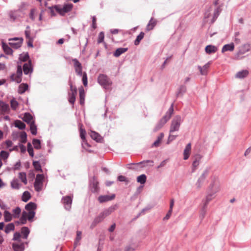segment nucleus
I'll use <instances>...</instances> for the list:
<instances>
[{
	"mask_svg": "<svg viewBox=\"0 0 251 251\" xmlns=\"http://www.w3.org/2000/svg\"><path fill=\"white\" fill-rule=\"evenodd\" d=\"M118 179L120 181H126L128 182V181L127 180V178L124 176H119L118 177Z\"/></svg>",
	"mask_w": 251,
	"mask_h": 251,
	"instance_id": "obj_60",
	"label": "nucleus"
},
{
	"mask_svg": "<svg viewBox=\"0 0 251 251\" xmlns=\"http://www.w3.org/2000/svg\"><path fill=\"white\" fill-rule=\"evenodd\" d=\"M25 35L26 37V38L27 39H32L30 36L31 31L30 30V27L29 26H27L26 28V30H25Z\"/></svg>",
	"mask_w": 251,
	"mask_h": 251,
	"instance_id": "obj_50",
	"label": "nucleus"
},
{
	"mask_svg": "<svg viewBox=\"0 0 251 251\" xmlns=\"http://www.w3.org/2000/svg\"><path fill=\"white\" fill-rule=\"evenodd\" d=\"M156 20L153 18H151L146 26V31H149L153 29L155 26L156 25Z\"/></svg>",
	"mask_w": 251,
	"mask_h": 251,
	"instance_id": "obj_18",
	"label": "nucleus"
},
{
	"mask_svg": "<svg viewBox=\"0 0 251 251\" xmlns=\"http://www.w3.org/2000/svg\"><path fill=\"white\" fill-rule=\"evenodd\" d=\"M98 81L99 83L104 88H108L111 84V81L107 76L103 74L99 75Z\"/></svg>",
	"mask_w": 251,
	"mask_h": 251,
	"instance_id": "obj_7",
	"label": "nucleus"
},
{
	"mask_svg": "<svg viewBox=\"0 0 251 251\" xmlns=\"http://www.w3.org/2000/svg\"><path fill=\"white\" fill-rule=\"evenodd\" d=\"M70 90L68 92V100L72 105H74L75 101V97L77 94V89L74 86L72 82H70Z\"/></svg>",
	"mask_w": 251,
	"mask_h": 251,
	"instance_id": "obj_5",
	"label": "nucleus"
},
{
	"mask_svg": "<svg viewBox=\"0 0 251 251\" xmlns=\"http://www.w3.org/2000/svg\"><path fill=\"white\" fill-rule=\"evenodd\" d=\"M147 180V177L145 175H141L138 176L137 178V181L138 182L141 183V184H144Z\"/></svg>",
	"mask_w": 251,
	"mask_h": 251,
	"instance_id": "obj_37",
	"label": "nucleus"
},
{
	"mask_svg": "<svg viewBox=\"0 0 251 251\" xmlns=\"http://www.w3.org/2000/svg\"><path fill=\"white\" fill-rule=\"evenodd\" d=\"M19 178L21 180L25 185L27 184V181L26 179V175L25 173L21 172L19 174Z\"/></svg>",
	"mask_w": 251,
	"mask_h": 251,
	"instance_id": "obj_36",
	"label": "nucleus"
},
{
	"mask_svg": "<svg viewBox=\"0 0 251 251\" xmlns=\"http://www.w3.org/2000/svg\"><path fill=\"white\" fill-rule=\"evenodd\" d=\"M79 90V102L81 105H83L85 103V93L84 90L82 86L78 88Z\"/></svg>",
	"mask_w": 251,
	"mask_h": 251,
	"instance_id": "obj_17",
	"label": "nucleus"
},
{
	"mask_svg": "<svg viewBox=\"0 0 251 251\" xmlns=\"http://www.w3.org/2000/svg\"><path fill=\"white\" fill-rule=\"evenodd\" d=\"M145 34L144 32H141L139 35L137 36L136 40L134 41V44L135 45H138L140 41L143 39Z\"/></svg>",
	"mask_w": 251,
	"mask_h": 251,
	"instance_id": "obj_40",
	"label": "nucleus"
},
{
	"mask_svg": "<svg viewBox=\"0 0 251 251\" xmlns=\"http://www.w3.org/2000/svg\"><path fill=\"white\" fill-rule=\"evenodd\" d=\"M22 69L21 66H18L17 71L16 74H13L11 75V79L13 81H16L17 83H20L22 81Z\"/></svg>",
	"mask_w": 251,
	"mask_h": 251,
	"instance_id": "obj_12",
	"label": "nucleus"
},
{
	"mask_svg": "<svg viewBox=\"0 0 251 251\" xmlns=\"http://www.w3.org/2000/svg\"><path fill=\"white\" fill-rule=\"evenodd\" d=\"M72 61L73 63L74 67L76 74L81 76L82 75V66L80 62L76 58L73 59Z\"/></svg>",
	"mask_w": 251,
	"mask_h": 251,
	"instance_id": "obj_13",
	"label": "nucleus"
},
{
	"mask_svg": "<svg viewBox=\"0 0 251 251\" xmlns=\"http://www.w3.org/2000/svg\"><path fill=\"white\" fill-rule=\"evenodd\" d=\"M92 27L93 28L95 29L97 27L96 25V18L95 16H93L92 17Z\"/></svg>",
	"mask_w": 251,
	"mask_h": 251,
	"instance_id": "obj_62",
	"label": "nucleus"
},
{
	"mask_svg": "<svg viewBox=\"0 0 251 251\" xmlns=\"http://www.w3.org/2000/svg\"><path fill=\"white\" fill-rule=\"evenodd\" d=\"M23 71L25 74L27 75L31 73L32 71L31 61H29L28 63H25L23 66Z\"/></svg>",
	"mask_w": 251,
	"mask_h": 251,
	"instance_id": "obj_19",
	"label": "nucleus"
},
{
	"mask_svg": "<svg viewBox=\"0 0 251 251\" xmlns=\"http://www.w3.org/2000/svg\"><path fill=\"white\" fill-rule=\"evenodd\" d=\"M63 11L65 12V14L71 11L73 8L72 4H65L63 6Z\"/></svg>",
	"mask_w": 251,
	"mask_h": 251,
	"instance_id": "obj_47",
	"label": "nucleus"
},
{
	"mask_svg": "<svg viewBox=\"0 0 251 251\" xmlns=\"http://www.w3.org/2000/svg\"><path fill=\"white\" fill-rule=\"evenodd\" d=\"M9 41L10 46L15 49H17L21 47L23 39L22 38H14L9 39Z\"/></svg>",
	"mask_w": 251,
	"mask_h": 251,
	"instance_id": "obj_11",
	"label": "nucleus"
},
{
	"mask_svg": "<svg viewBox=\"0 0 251 251\" xmlns=\"http://www.w3.org/2000/svg\"><path fill=\"white\" fill-rule=\"evenodd\" d=\"M19 147L20 148V150H21V152L25 153V152L26 148H25V146H24L22 144H20L19 145Z\"/></svg>",
	"mask_w": 251,
	"mask_h": 251,
	"instance_id": "obj_64",
	"label": "nucleus"
},
{
	"mask_svg": "<svg viewBox=\"0 0 251 251\" xmlns=\"http://www.w3.org/2000/svg\"><path fill=\"white\" fill-rule=\"evenodd\" d=\"M104 38V34L103 32H100L99 34L98 42L100 43L103 42Z\"/></svg>",
	"mask_w": 251,
	"mask_h": 251,
	"instance_id": "obj_58",
	"label": "nucleus"
},
{
	"mask_svg": "<svg viewBox=\"0 0 251 251\" xmlns=\"http://www.w3.org/2000/svg\"><path fill=\"white\" fill-rule=\"evenodd\" d=\"M234 49V45L233 43L226 44L222 48V52H224L227 51H233Z\"/></svg>",
	"mask_w": 251,
	"mask_h": 251,
	"instance_id": "obj_26",
	"label": "nucleus"
},
{
	"mask_svg": "<svg viewBox=\"0 0 251 251\" xmlns=\"http://www.w3.org/2000/svg\"><path fill=\"white\" fill-rule=\"evenodd\" d=\"M207 175H208V171L206 170L203 173V174L199 177V178L198 180V182L196 183V185L198 188H201V184H202L204 180L206 178Z\"/></svg>",
	"mask_w": 251,
	"mask_h": 251,
	"instance_id": "obj_21",
	"label": "nucleus"
},
{
	"mask_svg": "<svg viewBox=\"0 0 251 251\" xmlns=\"http://www.w3.org/2000/svg\"><path fill=\"white\" fill-rule=\"evenodd\" d=\"M81 145L83 149L89 151H90L88 149V148L90 147V145L88 143L86 140L82 141Z\"/></svg>",
	"mask_w": 251,
	"mask_h": 251,
	"instance_id": "obj_53",
	"label": "nucleus"
},
{
	"mask_svg": "<svg viewBox=\"0 0 251 251\" xmlns=\"http://www.w3.org/2000/svg\"><path fill=\"white\" fill-rule=\"evenodd\" d=\"M249 72L247 70H243L238 72L236 75V77L239 78H243L248 76Z\"/></svg>",
	"mask_w": 251,
	"mask_h": 251,
	"instance_id": "obj_32",
	"label": "nucleus"
},
{
	"mask_svg": "<svg viewBox=\"0 0 251 251\" xmlns=\"http://www.w3.org/2000/svg\"><path fill=\"white\" fill-rule=\"evenodd\" d=\"M82 80L83 82V84L85 87H86L87 86V74L85 72H84L82 73Z\"/></svg>",
	"mask_w": 251,
	"mask_h": 251,
	"instance_id": "obj_51",
	"label": "nucleus"
},
{
	"mask_svg": "<svg viewBox=\"0 0 251 251\" xmlns=\"http://www.w3.org/2000/svg\"><path fill=\"white\" fill-rule=\"evenodd\" d=\"M21 235L19 232H16L14 234L13 240L16 241L13 243V249L15 251H23L25 249V244L21 241Z\"/></svg>",
	"mask_w": 251,
	"mask_h": 251,
	"instance_id": "obj_3",
	"label": "nucleus"
},
{
	"mask_svg": "<svg viewBox=\"0 0 251 251\" xmlns=\"http://www.w3.org/2000/svg\"><path fill=\"white\" fill-rule=\"evenodd\" d=\"M181 123V117L179 116H176L172 121L170 132L178 131Z\"/></svg>",
	"mask_w": 251,
	"mask_h": 251,
	"instance_id": "obj_9",
	"label": "nucleus"
},
{
	"mask_svg": "<svg viewBox=\"0 0 251 251\" xmlns=\"http://www.w3.org/2000/svg\"><path fill=\"white\" fill-rule=\"evenodd\" d=\"M30 130L33 135H36L37 134V127L34 123H30Z\"/></svg>",
	"mask_w": 251,
	"mask_h": 251,
	"instance_id": "obj_45",
	"label": "nucleus"
},
{
	"mask_svg": "<svg viewBox=\"0 0 251 251\" xmlns=\"http://www.w3.org/2000/svg\"><path fill=\"white\" fill-rule=\"evenodd\" d=\"M44 179V176L43 174L37 175L34 184L35 190L36 191L39 192L42 189Z\"/></svg>",
	"mask_w": 251,
	"mask_h": 251,
	"instance_id": "obj_8",
	"label": "nucleus"
},
{
	"mask_svg": "<svg viewBox=\"0 0 251 251\" xmlns=\"http://www.w3.org/2000/svg\"><path fill=\"white\" fill-rule=\"evenodd\" d=\"M128 49L126 48H120L117 49L114 52L113 55L115 57H119L122 54L125 53L127 50Z\"/></svg>",
	"mask_w": 251,
	"mask_h": 251,
	"instance_id": "obj_25",
	"label": "nucleus"
},
{
	"mask_svg": "<svg viewBox=\"0 0 251 251\" xmlns=\"http://www.w3.org/2000/svg\"><path fill=\"white\" fill-rule=\"evenodd\" d=\"M205 207H203V209L202 210V211H201V213H200V217L201 218V219H203L204 216H205V213H206V209H205Z\"/></svg>",
	"mask_w": 251,
	"mask_h": 251,
	"instance_id": "obj_61",
	"label": "nucleus"
},
{
	"mask_svg": "<svg viewBox=\"0 0 251 251\" xmlns=\"http://www.w3.org/2000/svg\"><path fill=\"white\" fill-rule=\"evenodd\" d=\"M10 105L11 108L13 110H15L19 106V103L15 100V99H13L10 100Z\"/></svg>",
	"mask_w": 251,
	"mask_h": 251,
	"instance_id": "obj_42",
	"label": "nucleus"
},
{
	"mask_svg": "<svg viewBox=\"0 0 251 251\" xmlns=\"http://www.w3.org/2000/svg\"><path fill=\"white\" fill-rule=\"evenodd\" d=\"M32 144L35 149L39 150L41 148V142L39 139H34L32 141Z\"/></svg>",
	"mask_w": 251,
	"mask_h": 251,
	"instance_id": "obj_43",
	"label": "nucleus"
},
{
	"mask_svg": "<svg viewBox=\"0 0 251 251\" xmlns=\"http://www.w3.org/2000/svg\"><path fill=\"white\" fill-rule=\"evenodd\" d=\"M19 58L21 61L25 62L28 59L29 56L27 53L24 54H21Z\"/></svg>",
	"mask_w": 251,
	"mask_h": 251,
	"instance_id": "obj_57",
	"label": "nucleus"
},
{
	"mask_svg": "<svg viewBox=\"0 0 251 251\" xmlns=\"http://www.w3.org/2000/svg\"><path fill=\"white\" fill-rule=\"evenodd\" d=\"M15 229L14 225L13 223L8 224L5 227L4 231L8 233L11 231H13Z\"/></svg>",
	"mask_w": 251,
	"mask_h": 251,
	"instance_id": "obj_39",
	"label": "nucleus"
},
{
	"mask_svg": "<svg viewBox=\"0 0 251 251\" xmlns=\"http://www.w3.org/2000/svg\"><path fill=\"white\" fill-rule=\"evenodd\" d=\"M30 193L27 191H25L23 194L22 200L25 202H26L30 199Z\"/></svg>",
	"mask_w": 251,
	"mask_h": 251,
	"instance_id": "obj_44",
	"label": "nucleus"
},
{
	"mask_svg": "<svg viewBox=\"0 0 251 251\" xmlns=\"http://www.w3.org/2000/svg\"><path fill=\"white\" fill-rule=\"evenodd\" d=\"M27 151L31 157H33L34 152L33 149L32 147L31 144L30 143H27Z\"/></svg>",
	"mask_w": 251,
	"mask_h": 251,
	"instance_id": "obj_48",
	"label": "nucleus"
},
{
	"mask_svg": "<svg viewBox=\"0 0 251 251\" xmlns=\"http://www.w3.org/2000/svg\"><path fill=\"white\" fill-rule=\"evenodd\" d=\"M28 85L25 83H22L19 87V93L20 94L24 93L27 89Z\"/></svg>",
	"mask_w": 251,
	"mask_h": 251,
	"instance_id": "obj_35",
	"label": "nucleus"
},
{
	"mask_svg": "<svg viewBox=\"0 0 251 251\" xmlns=\"http://www.w3.org/2000/svg\"><path fill=\"white\" fill-rule=\"evenodd\" d=\"M113 211V208L112 207H109L100 212L99 215L95 218L94 220L90 226V228L93 229L98 224L101 222L106 217L111 214Z\"/></svg>",
	"mask_w": 251,
	"mask_h": 251,
	"instance_id": "obj_2",
	"label": "nucleus"
},
{
	"mask_svg": "<svg viewBox=\"0 0 251 251\" xmlns=\"http://www.w3.org/2000/svg\"><path fill=\"white\" fill-rule=\"evenodd\" d=\"M62 201L65 209L70 210L72 203V198L69 196L63 197L62 199Z\"/></svg>",
	"mask_w": 251,
	"mask_h": 251,
	"instance_id": "obj_14",
	"label": "nucleus"
},
{
	"mask_svg": "<svg viewBox=\"0 0 251 251\" xmlns=\"http://www.w3.org/2000/svg\"><path fill=\"white\" fill-rule=\"evenodd\" d=\"M86 131L84 129L82 128H80V137L82 140H86L85 138Z\"/></svg>",
	"mask_w": 251,
	"mask_h": 251,
	"instance_id": "obj_54",
	"label": "nucleus"
},
{
	"mask_svg": "<svg viewBox=\"0 0 251 251\" xmlns=\"http://www.w3.org/2000/svg\"><path fill=\"white\" fill-rule=\"evenodd\" d=\"M174 111L173 104L171 105V106L169 109L168 112L166 113L165 116L159 121L158 123L157 124L155 127V130L157 131L160 129L171 118V115H172Z\"/></svg>",
	"mask_w": 251,
	"mask_h": 251,
	"instance_id": "obj_4",
	"label": "nucleus"
},
{
	"mask_svg": "<svg viewBox=\"0 0 251 251\" xmlns=\"http://www.w3.org/2000/svg\"><path fill=\"white\" fill-rule=\"evenodd\" d=\"M15 126L20 129H25V125L20 120H16L15 121Z\"/></svg>",
	"mask_w": 251,
	"mask_h": 251,
	"instance_id": "obj_34",
	"label": "nucleus"
},
{
	"mask_svg": "<svg viewBox=\"0 0 251 251\" xmlns=\"http://www.w3.org/2000/svg\"><path fill=\"white\" fill-rule=\"evenodd\" d=\"M23 120L29 125H30V123H34L33 121V117L32 115L28 113H25L24 114Z\"/></svg>",
	"mask_w": 251,
	"mask_h": 251,
	"instance_id": "obj_23",
	"label": "nucleus"
},
{
	"mask_svg": "<svg viewBox=\"0 0 251 251\" xmlns=\"http://www.w3.org/2000/svg\"><path fill=\"white\" fill-rule=\"evenodd\" d=\"M20 142L22 143H25L26 142V134L24 132L20 136Z\"/></svg>",
	"mask_w": 251,
	"mask_h": 251,
	"instance_id": "obj_52",
	"label": "nucleus"
},
{
	"mask_svg": "<svg viewBox=\"0 0 251 251\" xmlns=\"http://www.w3.org/2000/svg\"><path fill=\"white\" fill-rule=\"evenodd\" d=\"M211 193L207 195L206 198L205 202L204 203V207H206L207 204L209 202L211 201V200L213 198V195L214 194L217 193L219 191V186L218 183H215V184H212L210 186Z\"/></svg>",
	"mask_w": 251,
	"mask_h": 251,
	"instance_id": "obj_6",
	"label": "nucleus"
},
{
	"mask_svg": "<svg viewBox=\"0 0 251 251\" xmlns=\"http://www.w3.org/2000/svg\"><path fill=\"white\" fill-rule=\"evenodd\" d=\"M191 150V143L188 144L184 150L183 152V158L184 160H187L190 154Z\"/></svg>",
	"mask_w": 251,
	"mask_h": 251,
	"instance_id": "obj_20",
	"label": "nucleus"
},
{
	"mask_svg": "<svg viewBox=\"0 0 251 251\" xmlns=\"http://www.w3.org/2000/svg\"><path fill=\"white\" fill-rule=\"evenodd\" d=\"M2 48L6 54H12L13 51L6 44L2 43Z\"/></svg>",
	"mask_w": 251,
	"mask_h": 251,
	"instance_id": "obj_33",
	"label": "nucleus"
},
{
	"mask_svg": "<svg viewBox=\"0 0 251 251\" xmlns=\"http://www.w3.org/2000/svg\"><path fill=\"white\" fill-rule=\"evenodd\" d=\"M163 136L164 134L162 133H161L160 135L158 137L157 139L152 144V146L155 147H158L160 145V144Z\"/></svg>",
	"mask_w": 251,
	"mask_h": 251,
	"instance_id": "obj_41",
	"label": "nucleus"
},
{
	"mask_svg": "<svg viewBox=\"0 0 251 251\" xmlns=\"http://www.w3.org/2000/svg\"><path fill=\"white\" fill-rule=\"evenodd\" d=\"M115 198V194H112L111 195H102L100 196L98 198V200L100 203H103L111 201Z\"/></svg>",
	"mask_w": 251,
	"mask_h": 251,
	"instance_id": "obj_16",
	"label": "nucleus"
},
{
	"mask_svg": "<svg viewBox=\"0 0 251 251\" xmlns=\"http://www.w3.org/2000/svg\"><path fill=\"white\" fill-rule=\"evenodd\" d=\"M11 186L13 189H19L20 187V184L17 179H13L11 182Z\"/></svg>",
	"mask_w": 251,
	"mask_h": 251,
	"instance_id": "obj_38",
	"label": "nucleus"
},
{
	"mask_svg": "<svg viewBox=\"0 0 251 251\" xmlns=\"http://www.w3.org/2000/svg\"><path fill=\"white\" fill-rule=\"evenodd\" d=\"M9 156V153L6 151H2L0 152V156L3 159H6Z\"/></svg>",
	"mask_w": 251,
	"mask_h": 251,
	"instance_id": "obj_56",
	"label": "nucleus"
},
{
	"mask_svg": "<svg viewBox=\"0 0 251 251\" xmlns=\"http://www.w3.org/2000/svg\"><path fill=\"white\" fill-rule=\"evenodd\" d=\"M91 137L97 142H100L102 140L101 136L95 131H91L90 133Z\"/></svg>",
	"mask_w": 251,
	"mask_h": 251,
	"instance_id": "obj_24",
	"label": "nucleus"
},
{
	"mask_svg": "<svg viewBox=\"0 0 251 251\" xmlns=\"http://www.w3.org/2000/svg\"><path fill=\"white\" fill-rule=\"evenodd\" d=\"M30 230L27 227L24 226L21 228V233L23 234V238L25 239L27 238Z\"/></svg>",
	"mask_w": 251,
	"mask_h": 251,
	"instance_id": "obj_29",
	"label": "nucleus"
},
{
	"mask_svg": "<svg viewBox=\"0 0 251 251\" xmlns=\"http://www.w3.org/2000/svg\"><path fill=\"white\" fill-rule=\"evenodd\" d=\"M54 9L59 14L61 15H64L65 14V12H64L63 7L60 5H55L54 6Z\"/></svg>",
	"mask_w": 251,
	"mask_h": 251,
	"instance_id": "obj_46",
	"label": "nucleus"
},
{
	"mask_svg": "<svg viewBox=\"0 0 251 251\" xmlns=\"http://www.w3.org/2000/svg\"><path fill=\"white\" fill-rule=\"evenodd\" d=\"M201 158V156L200 154H197L195 156V159L193 162V167L195 169L199 165L200 161Z\"/></svg>",
	"mask_w": 251,
	"mask_h": 251,
	"instance_id": "obj_30",
	"label": "nucleus"
},
{
	"mask_svg": "<svg viewBox=\"0 0 251 251\" xmlns=\"http://www.w3.org/2000/svg\"><path fill=\"white\" fill-rule=\"evenodd\" d=\"M10 111L9 106L8 104L2 101H0V113L2 115L9 113Z\"/></svg>",
	"mask_w": 251,
	"mask_h": 251,
	"instance_id": "obj_15",
	"label": "nucleus"
},
{
	"mask_svg": "<svg viewBox=\"0 0 251 251\" xmlns=\"http://www.w3.org/2000/svg\"><path fill=\"white\" fill-rule=\"evenodd\" d=\"M3 216L5 222H8L12 220L13 218L12 214L8 211L5 210L3 212Z\"/></svg>",
	"mask_w": 251,
	"mask_h": 251,
	"instance_id": "obj_27",
	"label": "nucleus"
},
{
	"mask_svg": "<svg viewBox=\"0 0 251 251\" xmlns=\"http://www.w3.org/2000/svg\"><path fill=\"white\" fill-rule=\"evenodd\" d=\"M81 234H82V233L80 231H77L75 243L79 242V241L81 240Z\"/></svg>",
	"mask_w": 251,
	"mask_h": 251,
	"instance_id": "obj_59",
	"label": "nucleus"
},
{
	"mask_svg": "<svg viewBox=\"0 0 251 251\" xmlns=\"http://www.w3.org/2000/svg\"><path fill=\"white\" fill-rule=\"evenodd\" d=\"M210 63H208L205 65H204L202 67L201 66L198 67V69L200 70L201 75H205L207 74V70L209 67Z\"/></svg>",
	"mask_w": 251,
	"mask_h": 251,
	"instance_id": "obj_28",
	"label": "nucleus"
},
{
	"mask_svg": "<svg viewBox=\"0 0 251 251\" xmlns=\"http://www.w3.org/2000/svg\"><path fill=\"white\" fill-rule=\"evenodd\" d=\"M33 165L37 171H42L41 166L38 161H34Z\"/></svg>",
	"mask_w": 251,
	"mask_h": 251,
	"instance_id": "obj_55",
	"label": "nucleus"
},
{
	"mask_svg": "<svg viewBox=\"0 0 251 251\" xmlns=\"http://www.w3.org/2000/svg\"><path fill=\"white\" fill-rule=\"evenodd\" d=\"M217 50V48L213 45H208L205 48V51L207 54L214 53L216 52Z\"/></svg>",
	"mask_w": 251,
	"mask_h": 251,
	"instance_id": "obj_22",
	"label": "nucleus"
},
{
	"mask_svg": "<svg viewBox=\"0 0 251 251\" xmlns=\"http://www.w3.org/2000/svg\"><path fill=\"white\" fill-rule=\"evenodd\" d=\"M137 164H143V166H146L149 164L150 166H152L153 164V161L152 160H148L138 163Z\"/></svg>",
	"mask_w": 251,
	"mask_h": 251,
	"instance_id": "obj_49",
	"label": "nucleus"
},
{
	"mask_svg": "<svg viewBox=\"0 0 251 251\" xmlns=\"http://www.w3.org/2000/svg\"><path fill=\"white\" fill-rule=\"evenodd\" d=\"M36 208V204L33 202H30L27 204L25 206L26 211H24L22 212V216L17 223L18 225H24L26 223L27 220L30 222L32 221L35 216V210Z\"/></svg>",
	"mask_w": 251,
	"mask_h": 251,
	"instance_id": "obj_1",
	"label": "nucleus"
},
{
	"mask_svg": "<svg viewBox=\"0 0 251 251\" xmlns=\"http://www.w3.org/2000/svg\"><path fill=\"white\" fill-rule=\"evenodd\" d=\"M12 212L14 218H18L21 213V209L19 207H17L12 210Z\"/></svg>",
	"mask_w": 251,
	"mask_h": 251,
	"instance_id": "obj_31",
	"label": "nucleus"
},
{
	"mask_svg": "<svg viewBox=\"0 0 251 251\" xmlns=\"http://www.w3.org/2000/svg\"><path fill=\"white\" fill-rule=\"evenodd\" d=\"M250 50V45L248 44L242 45L238 52L235 54V58L236 59H241L243 57L242 55L246 52L249 51Z\"/></svg>",
	"mask_w": 251,
	"mask_h": 251,
	"instance_id": "obj_10",
	"label": "nucleus"
},
{
	"mask_svg": "<svg viewBox=\"0 0 251 251\" xmlns=\"http://www.w3.org/2000/svg\"><path fill=\"white\" fill-rule=\"evenodd\" d=\"M219 12H220V8L219 7H217L215 10L213 18H217V17H218V16L219 15Z\"/></svg>",
	"mask_w": 251,
	"mask_h": 251,
	"instance_id": "obj_63",
	"label": "nucleus"
}]
</instances>
